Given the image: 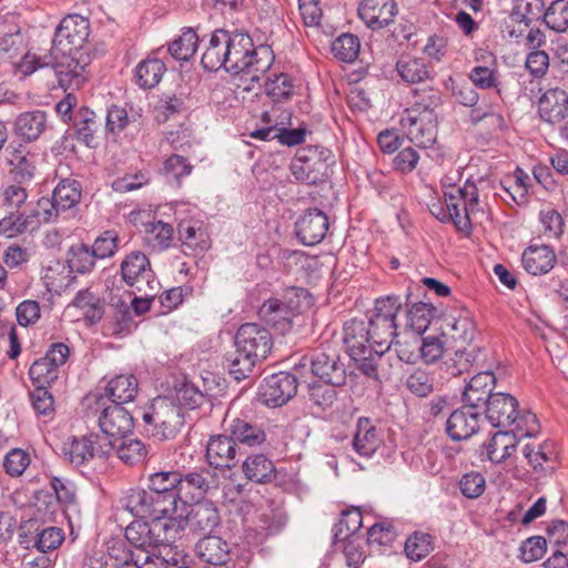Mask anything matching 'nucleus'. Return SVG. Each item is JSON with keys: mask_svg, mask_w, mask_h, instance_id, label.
<instances>
[{"mask_svg": "<svg viewBox=\"0 0 568 568\" xmlns=\"http://www.w3.org/2000/svg\"><path fill=\"white\" fill-rule=\"evenodd\" d=\"M138 379L134 375L122 374L112 378L105 387L106 403L122 405L132 402L138 394Z\"/></svg>", "mask_w": 568, "mask_h": 568, "instance_id": "c756f323", "label": "nucleus"}, {"mask_svg": "<svg viewBox=\"0 0 568 568\" xmlns=\"http://www.w3.org/2000/svg\"><path fill=\"white\" fill-rule=\"evenodd\" d=\"M406 387L416 396L425 397L433 392L434 379L427 371L416 368L408 375Z\"/></svg>", "mask_w": 568, "mask_h": 568, "instance_id": "052dcab7", "label": "nucleus"}, {"mask_svg": "<svg viewBox=\"0 0 568 568\" xmlns=\"http://www.w3.org/2000/svg\"><path fill=\"white\" fill-rule=\"evenodd\" d=\"M166 71L164 62L158 58L141 61L135 68V82L142 89L156 87Z\"/></svg>", "mask_w": 568, "mask_h": 568, "instance_id": "58836bf2", "label": "nucleus"}, {"mask_svg": "<svg viewBox=\"0 0 568 568\" xmlns=\"http://www.w3.org/2000/svg\"><path fill=\"white\" fill-rule=\"evenodd\" d=\"M524 268L532 274L548 273L556 263L555 252L547 245H530L521 256Z\"/></svg>", "mask_w": 568, "mask_h": 568, "instance_id": "a878e982", "label": "nucleus"}, {"mask_svg": "<svg viewBox=\"0 0 568 568\" xmlns=\"http://www.w3.org/2000/svg\"><path fill=\"white\" fill-rule=\"evenodd\" d=\"M433 548V537L429 534L415 531L407 538L404 550L409 559L420 561Z\"/></svg>", "mask_w": 568, "mask_h": 568, "instance_id": "3c124183", "label": "nucleus"}, {"mask_svg": "<svg viewBox=\"0 0 568 568\" xmlns=\"http://www.w3.org/2000/svg\"><path fill=\"white\" fill-rule=\"evenodd\" d=\"M95 258L91 247L85 244H75L69 248L67 262L71 272L85 274L93 270Z\"/></svg>", "mask_w": 568, "mask_h": 568, "instance_id": "49530a36", "label": "nucleus"}, {"mask_svg": "<svg viewBox=\"0 0 568 568\" xmlns=\"http://www.w3.org/2000/svg\"><path fill=\"white\" fill-rule=\"evenodd\" d=\"M363 525L362 513L352 508L342 513L339 521L334 526V536L337 540H347Z\"/></svg>", "mask_w": 568, "mask_h": 568, "instance_id": "6e6d98bb", "label": "nucleus"}, {"mask_svg": "<svg viewBox=\"0 0 568 568\" xmlns=\"http://www.w3.org/2000/svg\"><path fill=\"white\" fill-rule=\"evenodd\" d=\"M538 112L547 123L561 122L568 115V93L560 88L548 89L539 98Z\"/></svg>", "mask_w": 568, "mask_h": 568, "instance_id": "4be33fe9", "label": "nucleus"}, {"mask_svg": "<svg viewBox=\"0 0 568 568\" xmlns=\"http://www.w3.org/2000/svg\"><path fill=\"white\" fill-rule=\"evenodd\" d=\"M517 399L507 393H495L486 405V417L494 427L508 428L516 424L520 436L531 437L537 432V418L528 413L519 416Z\"/></svg>", "mask_w": 568, "mask_h": 568, "instance_id": "20e7f679", "label": "nucleus"}, {"mask_svg": "<svg viewBox=\"0 0 568 568\" xmlns=\"http://www.w3.org/2000/svg\"><path fill=\"white\" fill-rule=\"evenodd\" d=\"M265 91L275 102L287 100L293 93V84L286 74L275 75L274 79H267Z\"/></svg>", "mask_w": 568, "mask_h": 568, "instance_id": "69168bd1", "label": "nucleus"}, {"mask_svg": "<svg viewBox=\"0 0 568 568\" xmlns=\"http://www.w3.org/2000/svg\"><path fill=\"white\" fill-rule=\"evenodd\" d=\"M242 470L246 479L256 484H267L276 477L273 462L263 454L248 456L242 464Z\"/></svg>", "mask_w": 568, "mask_h": 568, "instance_id": "72a5a7b5", "label": "nucleus"}, {"mask_svg": "<svg viewBox=\"0 0 568 568\" xmlns=\"http://www.w3.org/2000/svg\"><path fill=\"white\" fill-rule=\"evenodd\" d=\"M155 550L156 549L135 551V554L139 556L140 568H186L187 562L183 557L179 559L176 557L178 554L169 556L171 549H169L168 554L165 555H163L161 551L156 552Z\"/></svg>", "mask_w": 568, "mask_h": 568, "instance_id": "a19ab883", "label": "nucleus"}, {"mask_svg": "<svg viewBox=\"0 0 568 568\" xmlns=\"http://www.w3.org/2000/svg\"><path fill=\"white\" fill-rule=\"evenodd\" d=\"M476 334L474 321L467 315L455 317L453 315L445 318L444 335L449 336L458 348H466Z\"/></svg>", "mask_w": 568, "mask_h": 568, "instance_id": "f704fd0d", "label": "nucleus"}, {"mask_svg": "<svg viewBox=\"0 0 568 568\" xmlns=\"http://www.w3.org/2000/svg\"><path fill=\"white\" fill-rule=\"evenodd\" d=\"M197 557L210 565L221 566L229 560L230 549L227 544L217 536H205L195 545Z\"/></svg>", "mask_w": 568, "mask_h": 568, "instance_id": "2f4dec72", "label": "nucleus"}, {"mask_svg": "<svg viewBox=\"0 0 568 568\" xmlns=\"http://www.w3.org/2000/svg\"><path fill=\"white\" fill-rule=\"evenodd\" d=\"M312 373L331 386H343L347 379L345 363L335 351H317L311 359Z\"/></svg>", "mask_w": 568, "mask_h": 568, "instance_id": "2eb2a0df", "label": "nucleus"}, {"mask_svg": "<svg viewBox=\"0 0 568 568\" xmlns=\"http://www.w3.org/2000/svg\"><path fill=\"white\" fill-rule=\"evenodd\" d=\"M89 36V20L80 14H69L58 24L52 48L88 51L85 43Z\"/></svg>", "mask_w": 568, "mask_h": 568, "instance_id": "9b49d317", "label": "nucleus"}, {"mask_svg": "<svg viewBox=\"0 0 568 568\" xmlns=\"http://www.w3.org/2000/svg\"><path fill=\"white\" fill-rule=\"evenodd\" d=\"M180 480L181 474L178 471H159L150 476L149 488L159 494L173 493L178 491Z\"/></svg>", "mask_w": 568, "mask_h": 568, "instance_id": "0e129e2a", "label": "nucleus"}, {"mask_svg": "<svg viewBox=\"0 0 568 568\" xmlns=\"http://www.w3.org/2000/svg\"><path fill=\"white\" fill-rule=\"evenodd\" d=\"M359 39L351 33H343L332 43L333 54L344 62H353L359 52Z\"/></svg>", "mask_w": 568, "mask_h": 568, "instance_id": "864d4df0", "label": "nucleus"}, {"mask_svg": "<svg viewBox=\"0 0 568 568\" xmlns=\"http://www.w3.org/2000/svg\"><path fill=\"white\" fill-rule=\"evenodd\" d=\"M115 442L112 452H115L119 459L124 464L133 466L144 462L148 449L145 445L139 439H112Z\"/></svg>", "mask_w": 568, "mask_h": 568, "instance_id": "c03bdc74", "label": "nucleus"}, {"mask_svg": "<svg viewBox=\"0 0 568 568\" xmlns=\"http://www.w3.org/2000/svg\"><path fill=\"white\" fill-rule=\"evenodd\" d=\"M70 355L69 347L63 343L51 345L45 356L37 359L29 369V376L37 386H47L58 378V369Z\"/></svg>", "mask_w": 568, "mask_h": 568, "instance_id": "f8f14e48", "label": "nucleus"}, {"mask_svg": "<svg viewBox=\"0 0 568 568\" xmlns=\"http://www.w3.org/2000/svg\"><path fill=\"white\" fill-rule=\"evenodd\" d=\"M187 525V509H182L175 515L156 520V527L161 528L159 542L165 545L173 542Z\"/></svg>", "mask_w": 568, "mask_h": 568, "instance_id": "a18cd8bd", "label": "nucleus"}, {"mask_svg": "<svg viewBox=\"0 0 568 568\" xmlns=\"http://www.w3.org/2000/svg\"><path fill=\"white\" fill-rule=\"evenodd\" d=\"M142 419L145 430L159 440L173 438L184 424L181 407L168 397L153 399Z\"/></svg>", "mask_w": 568, "mask_h": 568, "instance_id": "0eeeda50", "label": "nucleus"}, {"mask_svg": "<svg viewBox=\"0 0 568 568\" xmlns=\"http://www.w3.org/2000/svg\"><path fill=\"white\" fill-rule=\"evenodd\" d=\"M122 280L130 286H134L144 281L146 285L154 290V274L151 268L148 256L139 251H133L125 256L121 263Z\"/></svg>", "mask_w": 568, "mask_h": 568, "instance_id": "aec40b11", "label": "nucleus"}, {"mask_svg": "<svg viewBox=\"0 0 568 568\" xmlns=\"http://www.w3.org/2000/svg\"><path fill=\"white\" fill-rule=\"evenodd\" d=\"M45 128L47 115L40 110L23 112L14 121V133L28 142L39 139Z\"/></svg>", "mask_w": 568, "mask_h": 568, "instance_id": "473e14b6", "label": "nucleus"}, {"mask_svg": "<svg viewBox=\"0 0 568 568\" xmlns=\"http://www.w3.org/2000/svg\"><path fill=\"white\" fill-rule=\"evenodd\" d=\"M331 158L332 152L326 148L310 146L303 149L292 162V173L298 181L316 184L327 176Z\"/></svg>", "mask_w": 568, "mask_h": 568, "instance_id": "9d476101", "label": "nucleus"}, {"mask_svg": "<svg viewBox=\"0 0 568 568\" xmlns=\"http://www.w3.org/2000/svg\"><path fill=\"white\" fill-rule=\"evenodd\" d=\"M474 362L475 356L473 351H467L466 348H457L453 357H449L443 362L440 369L446 374L447 377H456L469 372Z\"/></svg>", "mask_w": 568, "mask_h": 568, "instance_id": "8fccbe9b", "label": "nucleus"}, {"mask_svg": "<svg viewBox=\"0 0 568 568\" xmlns=\"http://www.w3.org/2000/svg\"><path fill=\"white\" fill-rule=\"evenodd\" d=\"M199 36L196 32L187 28L174 39L168 48L171 57L179 61H189L197 50Z\"/></svg>", "mask_w": 568, "mask_h": 568, "instance_id": "37998d69", "label": "nucleus"}, {"mask_svg": "<svg viewBox=\"0 0 568 568\" xmlns=\"http://www.w3.org/2000/svg\"><path fill=\"white\" fill-rule=\"evenodd\" d=\"M34 215L29 211L8 210V213L0 220V234L7 237H14L27 231L36 230Z\"/></svg>", "mask_w": 568, "mask_h": 568, "instance_id": "e433bc0d", "label": "nucleus"}, {"mask_svg": "<svg viewBox=\"0 0 568 568\" xmlns=\"http://www.w3.org/2000/svg\"><path fill=\"white\" fill-rule=\"evenodd\" d=\"M486 488L485 477L477 471H470L459 480V489L466 498L475 499L483 495Z\"/></svg>", "mask_w": 568, "mask_h": 568, "instance_id": "774afa93", "label": "nucleus"}, {"mask_svg": "<svg viewBox=\"0 0 568 568\" xmlns=\"http://www.w3.org/2000/svg\"><path fill=\"white\" fill-rule=\"evenodd\" d=\"M381 444L382 439L372 420L367 417H359L352 443L354 450L363 457H371Z\"/></svg>", "mask_w": 568, "mask_h": 568, "instance_id": "cd10ccee", "label": "nucleus"}, {"mask_svg": "<svg viewBox=\"0 0 568 568\" xmlns=\"http://www.w3.org/2000/svg\"><path fill=\"white\" fill-rule=\"evenodd\" d=\"M515 429L511 432H497L486 445L487 458L496 464L506 460L515 452L517 442Z\"/></svg>", "mask_w": 568, "mask_h": 568, "instance_id": "4c0bfd02", "label": "nucleus"}, {"mask_svg": "<svg viewBox=\"0 0 568 568\" xmlns=\"http://www.w3.org/2000/svg\"><path fill=\"white\" fill-rule=\"evenodd\" d=\"M496 377L489 372H480L473 376L465 386L463 392V400L466 405L477 408L481 405H487L490 396L494 395L493 387L495 386Z\"/></svg>", "mask_w": 568, "mask_h": 568, "instance_id": "b1692460", "label": "nucleus"}, {"mask_svg": "<svg viewBox=\"0 0 568 568\" xmlns=\"http://www.w3.org/2000/svg\"><path fill=\"white\" fill-rule=\"evenodd\" d=\"M115 442L99 435L74 438L65 449L69 460L75 466L83 465L88 460L99 457L105 458L114 448Z\"/></svg>", "mask_w": 568, "mask_h": 568, "instance_id": "ddd939ff", "label": "nucleus"}, {"mask_svg": "<svg viewBox=\"0 0 568 568\" xmlns=\"http://www.w3.org/2000/svg\"><path fill=\"white\" fill-rule=\"evenodd\" d=\"M159 493L148 489H131L125 497V508L135 517L151 518L153 520L159 501Z\"/></svg>", "mask_w": 568, "mask_h": 568, "instance_id": "bb28decb", "label": "nucleus"}, {"mask_svg": "<svg viewBox=\"0 0 568 568\" xmlns=\"http://www.w3.org/2000/svg\"><path fill=\"white\" fill-rule=\"evenodd\" d=\"M112 314L109 323V329L114 336L128 335L134 326L130 305L122 298H115L112 304Z\"/></svg>", "mask_w": 568, "mask_h": 568, "instance_id": "ea45409f", "label": "nucleus"}, {"mask_svg": "<svg viewBox=\"0 0 568 568\" xmlns=\"http://www.w3.org/2000/svg\"><path fill=\"white\" fill-rule=\"evenodd\" d=\"M433 312L434 307L428 304H414L407 312L406 325L420 335L428 328L433 318Z\"/></svg>", "mask_w": 568, "mask_h": 568, "instance_id": "4d7b16f0", "label": "nucleus"}, {"mask_svg": "<svg viewBox=\"0 0 568 568\" xmlns=\"http://www.w3.org/2000/svg\"><path fill=\"white\" fill-rule=\"evenodd\" d=\"M230 434L236 443L248 447H258L266 442L264 429L250 420L235 418L229 426Z\"/></svg>", "mask_w": 568, "mask_h": 568, "instance_id": "c9c22d12", "label": "nucleus"}, {"mask_svg": "<svg viewBox=\"0 0 568 568\" xmlns=\"http://www.w3.org/2000/svg\"><path fill=\"white\" fill-rule=\"evenodd\" d=\"M206 459L215 468H232L239 462L236 440L232 435L212 436L206 445Z\"/></svg>", "mask_w": 568, "mask_h": 568, "instance_id": "a211bd4d", "label": "nucleus"}, {"mask_svg": "<svg viewBox=\"0 0 568 568\" xmlns=\"http://www.w3.org/2000/svg\"><path fill=\"white\" fill-rule=\"evenodd\" d=\"M110 568H140L139 556L123 542H114L108 548Z\"/></svg>", "mask_w": 568, "mask_h": 568, "instance_id": "5fc2aeb1", "label": "nucleus"}, {"mask_svg": "<svg viewBox=\"0 0 568 568\" xmlns=\"http://www.w3.org/2000/svg\"><path fill=\"white\" fill-rule=\"evenodd\" d=\"M226 38L227 31L215 30L210 38L209 45L202 54L201 63L205 70L217 71L223 68L226 71Z\"/></svg>", "mask_w": 568, "mask_h": 568, "instance_id": "c85d7f7f", "label": "nucleus"}, {"mask_svg": "<svg viewBox=\"0 0 568 568\" xmlns=\"http://www.w3.org/2000/svg\"><path fill=\"white\" fill-rule=\"evenodd\" d=\"M52 197L58 209L64 212L80 202V184L74 180L61 181L53 190Z\"/></svg>", "mask_w": 568, "mask_h": 568, "instance_id": "09e8293b", "label": "nucleus"}, {"mask_svg": "<svg viewBox=\"0 0 568 568\" xmlns=\"http://www.w3.org/2000/svg\"><path fill=\"white\" fill-rule=\"evenodd\" d=\"M187 507L180 499L179 493L160 494L153 520H160L175 515Z\"/></svg>", "mask_w": 568, "mask_h": 568, "instance_id": "680f3d73", "label": "nucleus"}, {"mask_svg": "<svg viewBox=\"0 0 568 568\" xmlns=\"http://www.w3.org/2000/svg\"><path fill=\"white\" fill-rule=\"evenodd\" d=\"M87 400H94L95 410H101L99 426L106 439H122L133 430L134 418L122 405L106 404L103 395H93Z\"/></svg>", "mask_w": 568, "mask_h": 568, "instance_id": "1a4fd4ad", "label": "nucleus"}, {"mask_svg": "<svg viewBox=\"0 0 568 568\" xmlns=\"http://www.w3.org/2000/svg\"><path fill=\"white\" fill-rule=\"evenodd\" d=\"M161 528L156 520H134L125 528V539L135 547L134 551L156 549L160 546L159 535Z\"/></svg>", "mask_w": 568, "mask_h": 568, "instance_id": "5701e85b", "label": "nucleus"}, {"mask_svg": "<svg viewBox=\"0 0 568 568\" xmlns=\"http://www.w3.org/2000/svg\"><path fill=\"white\" fill-rule=\"evenodd\" d=\"M371 329L364 320L353 318L344 324L343 342L349 356L357 363L358 369L368 377L377 378V361L374 347H371Z\"/></svg>", "mask_w": 568, "mask_h": 568, "instance_id": "423d86ee", "label": "nucleus"}, {"mask_svg": "<svg viewBox=\"0 0 568 568\" xmlns=\"http://www.w3.org/2000/svg\"><path fill=\"white\" fill-rule=\"evenodd\" d=\"M544 22L556 32H565L568 29V0L552 1L544 14Z\"/></svg>", "mask_w": 568, "mask_h": 568, "instance_id": "603ef678", "label": "nucleus"}, {"mask_svg": "<svg viewBox=\"0 0 568 568\" xmlns=\"http://www.w3.org/2000/svg\"><path fill=\"white\" fill-rule=\"evenodd\" d=\"M48 58L49 67L54 71L59 85L64 90L80 89L88 80L87 68L91 63L89 51L51 48Z\"/></svg>", "mask_w": 568, "mask_h": 568, "instance_id": "39448f33", "label": "nucleus"}, {"mask_svg": "<svg viewBox=\"0 0 568 568\" xmlns=\"http://www.w3.org/2000/svg\"><path fill=\"white\" fill-rule=\"evenodd\" d=\"M306 296L303 288H291L284 300L272 297L258 308V316L266 324L284 334L292 327L294 317L300 313V298Z\"/></svg>", "mask_w": 568, "mask_h": 568, "instance_id": "6e6552de", "label": "nucleus"}, {"mask_svg": "<svg viewBox=\"0 0 568 568\" xmlns=\"http://www.w3.org/2000/svg\"><path fill=\"white\" fill-rule=\"evenodd\" d=\"M213 485V475L209 469L181 475L178 485L180 499L187 507L191 503H199Z\"/></svg>", "mask_w": 568, "mask_h": 568, "instance_id": "6ab92c4d", "label": "nucleus"}, {"mask_svg": "<svg viewBox=\"0 0 568 568\" xmlns=\"http://www.w3.org/2000/svg\"><path fill=\"white\" fill-rule=\"evenodd\" d=\"M297 392V379L294 375L280 372L266 377L260 387V398L271 407L286 404Z\"/></svg>", "mask_w": 568, "mask_h": 568, "instance_id": "4468645a", "label": "nucleus"}, {"mask_svg": "<svg viewBox=\"0 0 568 568\" xmlns=\"http://www.w3.org/2000/svg\"><path fill=\"white\" fill-rule=\"evenodd\" d=\"M396 13L394 0H363L358 7L359 18L373 30L387 27Z\"/></svg>", "mask_w": 568, "mask_h": 568, "instance_id": "f3484780", "label": "nucleus"}, {"mask_svg": "<svg viewBox=\"0 0 568 568\" xmlns=\"http://www.w3.org/2000/svg\"><path fill=\"white\" fill-rule=\"evenodd\" d=\"M414 93L418 99L402 115L400 126L412 143L427 149L436 142L437 138V115L434 108L439 97L432 89L424 90L422 95L418 89H415Z\"/></svg>", "mask_w": 568, "mask_h": 568, "instance_id": "7ed1b4c3", "label": "nucleus"}, {"mask_svg": "<svg viewBox=\"0 0 568 568\" xmlns=\"http://www.w3.org/2000/svg\"><path fill=\"white\" fill-rule=\"evenodd\" d=\"M235 353L226 358L230 375L237 382L248 377L255 364L265 359L273 341L270 332L256 323H245L236 332Z\"/></svg>", "mask_w": 568, "mask_h": 568, "instance_id": "f03ea898", "label": "nucleus"}, {"mask_svg": "<svg viewBox=\"0 0 568 568\" xmlns=\"http://www.w3.org/2000/svg\"><path fill=\"white\" fill-rule=\"evenodd\" d=\"M456 187H453L450 191L445 192V204L447 211H449V217L452 222L462 231H466L469 229V217L463 215V197L460 194L456 193Z\"/></svg>", "mask_w": 568, "mask_h": 568, "instance_id": "bf43d9fd", "label": "nucleus"}, {"mask_svg": "<svg viewBox=\"0 0 568 568\" xmlns=\"http://www.w3.org/2000/svg\"><path fill=\"white\" fill-rule=\"evenodd\" d=\"M400 308L402 303L398 296L390 295L376 300L374 314L369 318H374L376 326H383L385 337L395 334L397 329L395 318Z\"/></svg>", "mask_w": 568, "mask_h": 568, "instance_id": "7c9ffc66", "label": "nucleus"}, {"mask_svg": "<svg viewBox=\"0 0 568 568\" xmlns=\"http://www.w3.org/2000/svg\"><path fill=\"white\" fill-rule=\"evenodd\" d=\"M328 217L318 209L308 210L296 222V235L307 246L321 243L328 231Z\"/></svg>", "mask_w": 568, "mask_h": 568, "instance_id": "dca6fc26", "label": "nucleus"}, {"mask_svg": "<svg viewBox=\"0 0 568 568\" xmlns=\"http://www.w3.org/2000/svg\"><path fill=\"white\" fill-rule=\"evenodd\" d=\"M219 524L220 515L212 501H199L187 508V525L193 532L211 534Z\"/></svg>", "mask_w": 568, "mask_h": 568, "instance_id": "393cba45", "label": "nucleus"}, {"mask_svg": "<svg viewBox=\"0 0 568 568\" xmlns=\"http://www.w3.org/2000/svg\"><path fill=\"white\" fill-rule=\"evenodd\" d=\"M396 70L407 83H423L429 79V70L420 58L403 57L397 61Z\"/></svg>", "mask_w": 568, "mask_h": 568, "instance_id": "79ce46f5", "label": "nucleus"}, {"mask_svg": "<svg viewBox=\"0 0 568 568\" xmlns=\"http://www.w3.org/2000/svg\"><path fill=\"white\" fill-rule=\"evenodd\" d=\"M146 241L154 248L163 250L170 246L173 227L162 221L145 224Z\"/></svg>", "mask_w": 568, "mask_h": 568, "instance_id": "13d9d810", "label": "nucleus"}, {"mask_svg": "<svg viewBox=\"0 0 568 568\" xmlns=\"http://www.w3.org/2000/svg\"><path fill=\"white\" fill-rule=\"evenodd\" d=\"M73 304L77 308L82 311L84 318L91 324L100 322L103 317L104 306L101 298L89 290L80 291Z\"/></svg>", "mask_w": 568, "mask_h": 568, "instance_id": "de8ad7c7", "label": "nucleus"}, {"mask_svg": "<svg viewBox=\"0 0 568 568\" xmlns=\"http://www.w3.org/2000/svg\"><path fill=\"white\" fill-rule=\"evenodd\" d=\"M77 135L87 146L93 148L97 144L95 133L99 129V123L95 120L93 112L85 111L82 119L75 123Z\"/></svg>", "mask_w": 568, "mask_h": 568, "instance_id": "338daca9", "label": "nucleus"}, {"mask_svg": "<svg viewBox=\"0 0 568 568\" xmlns=\"http://www.w3.org/2000/svg\"><path fill=\"white\" fill-rule=\"evenodd\" d=\"M475 409L465 405L450 414L446 423V432L453 440L468 439L478 432L479 414Z\"/></svg>", "mask_w": 568, "mask_h": 568, "instance_id": "412c9836", "label": "nucleus"}, {"mask_svg": "<svg viewBox=\"0 0 568 568\" xmlns=\"http://www.w3.org/2000/svg\"><path fill=\"white\" fill-rule=\"evenodd\" d=\"M226 41V72L258 81L273 64L274 54L271 48H256L247 33L227 31Z\"/></svg>", "mask_w": 568, "mask_h": 568, "instance_id": "f257e3e1", "label": "nucleus"}, {"mask_svg": "<svg viewBox=\"0 0 568 568\" xmlns=\"http://www.w3.org/2000/svg\"><path fill=\"white\" fill-rule=\"evenodd\" d=\"M414 348L418 349L426 363H434L444 354V342L436 336H427L420 339L414 337Z\"/></svg>", "mask_w": 568, "mask_h": 568, "instance_id": "e2e57ef3", "label": "nucleus"}]
</instances>
